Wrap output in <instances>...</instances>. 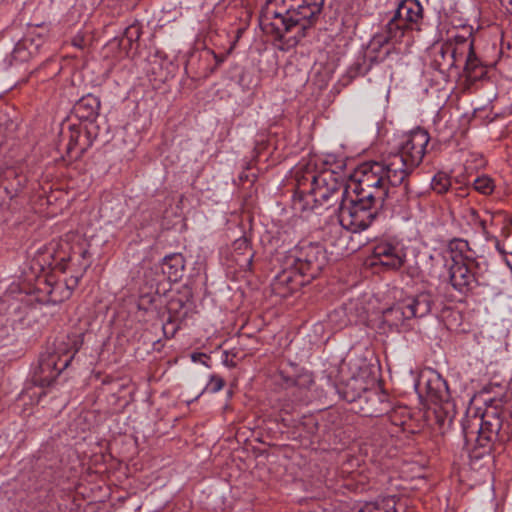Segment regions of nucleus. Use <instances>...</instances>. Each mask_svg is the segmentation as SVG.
Listing matches in <instances>:
<instances>
[{
	"label": "nucleus",
	"mask_w": 512,
	"mask_h": 512,
	"mask_svg": "<svg viewBox=\"0 0 512 512\" xmlns=\"http://www.w3.org/2000/svg\"><path fill=\"white\" fill-rule=\"evenodd\" d=\"M381 168L360 165L349 183L331 169H317L314 158L300 161L291 170L293 198L304 210L339 202L338 222L351 232L366 230L376 219L389 194L390 184L379 175Z\"/></svg>",
	"instance_id": "obj_1"
},
{
	"label": "nucleus",
	"mask_w": 512,
	"mask_h": 512,
	"mask_svg": "<svg viewBox=\"0 0 512 512\" xmlns=\"http://www.w3.org/2000/svg\"><path fill=\"white\" fill-rule=\"evenodd\" d=\"M423 21V7L419 0H402L380 31L375 33L364 53L356 58L349 68V76L366 75L392 53L396 44L409 46L414 32L420 31Z\"/></svg>",
	"instance_id": "obj_2"
},
{
	"label": "nucleus",
	"mask_w": 512,
	"mask_h": 512,
	"mask_svg": "<svg viewBox=\"0 0 512 512\" xmlns=\"http://www.w3.org/2000/svg\"><path fill=\"white\" fill-rule=\"evenodd\" d=\"M325 0H266L259 23L275 42L295 46L313 27Z\"/></svg>",
	"instance_id": "obj_3"
},
{
	"label": "nucleus",
	"mask_w": 512,
	"mask_h": 512,
	"mask_svg": "<svg viewBox=\"0 0 512 512\" xmlns=\"http://www.w3.org/2000/svg\"><path fill=\"white\" fill-rule=\"evenodd\" d=\"M272 263L279 268L274 277V289L287 287L293 291L298 286L309 284L320 274L326 265V256L320 245L300 242L288 250L284 246L277 248Z\"/></svg>",
	"instance_id": "obj_4"
},
{
	"label": "nucleus",
	"mask_w": 512,
	"mask_h": 512,
	"mask_svg": "<svg viewBox=\"0 0 512 512\" xmlns=\"http://www.w3.org/2000/svg\"><path fill=\"white\" fill-rule=\"evenodd\" d=\"M431 65L441 73L452 69L465 72L470 80L481 78L485 74L480 59L474 51L471 34L463 35L453 30L445 40L435 43L430 51Z\"/></svg>",
	"instance_id": "obj_5"
},
{
	"label": "nucleus",
	"mask_w": 512,
	"mask_h": 512,
	"mask_svg": "<svg viewBox=\"0 0 512 512\" xmlns=\"http://www.w3.org/2000/svg\"><path fill=\"white\" fill-rule=\"evenodd\" d=\"M430 136L422 128L411 130L404 136L396 153H391L381 161L366 162L370 168H381L380 176H383L390 186H398L404 183L408 175L420 165L428 152Z\"/></svg>",
	"instance_id": "obj_6"
},
{
	"label": "nucleus",
	"mask_w": 512,
	"mask_h": 512,
	"mask_svg": "<svg viewBox=\"0 0 512 512\" xmlns=\"http://www.w3.org/2000/svg\"><path fill=\"white\" fill-rule=\"evenodd\" d=\"M83 342V334H67L56 341L54 349L41 353L33 374L34 384L42 388L53 385L61 372L70 365Z\"/></svg>",
	"instance_id": "obj_7"
},
{
	"label": "nucleus",
	"mask_w": 512,
	"mask_h": 512,
	"mask_svg": "<svg viewBox=\"0 0 512 512\" xmlns=\"http://www.w3.org/2000/svg\"><path fill=\"white\" fill-rule=\"evenodd\" d=\"M477 430L463 426L467 443L475 441L476 445L490 451L497 444H504L512 437V412L490 407L480 418L475 419Z\"/></svg>",
	"instance_id": "obj_8"
},
{
	"label": "nucleus",
	"mask_w": 512,
	"mask_h": 512,
	"mask_svg": "<svg viewBox=\"0 0 512 512\" xmlns=\"http://www.w3.org/2000/svg\"><path fill=\"white\" fill-rule=\"evenodd\" d=\"M467 249L468 243L458 239L450 242L443 253L445 265L448 266L449 282L462 294H467L479 285V264L474 258L464 254Z\"/></svg>",
	"instance_id": "obj_9"
},
{
	"label": "nucleus",
	"mask_w": 512,
	"mask_h": 512,
	"mask_svg": "<svg viewBox=\"0 0 512 512\" xmlns=\"http://www.w3.org/2000/svg\"><path fill=\"white\" fill-rule=\"evenodd\" d=\"M432 306L429 293L409 296L394 304L383 312V322L391 328H399L414 317L426 316Z\"/></svg>",
	"instance_id": "obj_10"
},
{
	"label": "nucleus",
	"mask_w": 512,
	"mask_h": 512,
	"mask_svg": "<svg viewBox=\"0 0 512 512\" xmlns=\"http://www.w3.org/2000/svg\"><path fill=\"white\" fill-rule=\"evenodd\" d=\"M99 127L94 123L69 125L61 133L62 141H66V157L68 161L79 160L92 147L98 136Z\"/></svg>",
	"instance_id": "obj_11"
},
{
	"label": "nucleus",
	"mask_w": 512,
	"mask_h": 512,
	"mask_svg": "<svg viewBox=\"0 0 512 512\" xmlns=\"http://www.w3.org/2000/svg\"><path fill=\"white\" fill-rule=\"evenodd\" d=\"M407 257L405 246L395 238L377 240L369 259L370 266H381L386 270H399Z\"/></svg>",
	"instance_id": "obj_12"
},
{
	"label": "nucleus",
	"mask_w": 512,
	"mask_h": 512,
	"mask_svg": "<svg viewBox=\"0 0 512 512\" xmlns=\"http://www.w3.org/2000/svg\"><path fill=\"white\" fill-rule=\"evenodd\" d=\"M78 283V279L73 281V285H69L64 281L51 282L50 280H38L32 293L28 295L27 303L37 304H60L68 300L73 293V288Z\"/></svg>",
	"instance_id": "obj_13"
},
{
	"label": "nucleus",
	"mask_w": 512,
	"mask_h": 512,
	"mask_svg": "<svg viewBox=\"0 0 512 512\" xmlns=\"http://www.w3.org/2000/svg\"><path fill=\"white\" fill-rule=\"evenodd\" d=\"M415 391L422 401L434 404L447 402L450 398L446 381L434 370L420 373L415 383Z\"/></svg>",
	"instance_id": "obj_14"
},
{
	"label": "nucleus",
	"mask_w": 512,
	"mask_h": 512,
	"mask_svg": "<svg viewBox=\"0 0 512 512\" xmlns=\"http://www.w3.org/2000/svg\"><path fill=\"white\" fill-rule=\"evenodd\" d=\"M27 177L14 166H0V186L9 200L15 199L25 188Z\"/></svg>",
	"instance_id": "obj_15"
},
{
	"label": "nucleus",
	"mask_w": 512,
	"mask_h": 512,
	"mask_svg": "<svg viewBox=\"0 0 512 512\" xmlns=\"http://www.w3.org/2000/svg\"><path fill=\"white\" fill-rule=\"evenodd\" d=\"M366 377L367 368L360 367L358 374H353L347 381H341L336 385L337 393L347 402L356 401L368 389Z\"/></svg>",
	"instance_id": "obj_16"
},
{
	"label": "nucleus",
	"mask_w": 512,
	"mask_h": 512,
	"mask_svg": "<svg viewBox=\"0 0 512 512\" xmlns=\"http://www.w3.org/2000/svg\"><path fill=\"white\" fill-rule=\"evenodd\" d=\"M363 309L358 308L357 302H349L336 309L330 316V322L337 323L338 328L357 323L365 318Z\"/></svg>",
	"instance_id": "obj_17"
},
{
	"label": "nucleus",
	"mask_w": 512,
	"mask_h": 512,
	"mask_svg": "<svg viewBox=\"0 0 512 512\" xmlns=\"http://www.w3.org/2000/svg\"><path fill=\"white\" fill-rule=\"evenodd\" d=\"M405 504L396 495L384 496L375 502L365 503L359 512H403Z\"/></svg>",
	"instance_id": "obj_18"
},
{
	"label": "nucleus",
	"mask_w": 512,
	"mask_h": 512,
	"mask_svg": "<svg viewBox=\"0 0 512 512\" xmlns=\"http://www.w3.org/2000/svg\"><path fill=\"white\" fill-rule=\"evenodd\" d=\"M184 272V258L180 253L167 254L162 258V275L169 283L180 280Z\"/></svg>",
	"instance_id": "obj_19"
},
{
	"label": "nucleus",
	"mask_w": 512,
	"mask_h": 512,
	"mask_svg": "<svg viewBox=\"0 0 512 512\" xmlns=\"http://www.w3.org/2000/svg\"><path fill=\"white\" fill-rule=\"evenodd\" d=\"M99 98H79L73 106L74 115L81 121L94 123L99 115Z\"/></svg>",
	"instance_id": "obj_20"
},
{
	"label": "nucleus",
	"mask_w": 512,
	"mask_h": 512,
	"mask_svg": "<svg viewBox=\"0 0 512 512\" xmlns=\"http://www.w3.org/2000/svg\"><path fill=\"white\" fill-rule=\"evenodd\" d=\"M233 256L239 266L249 269L252 266L254 254L251 251L249 241L242 237L233 243Z\"/></svg>",
	"instance_id": "obj_21"
},
{
	"label": "nucleus",
	"mask_w": 512,
	"mask_h": 512,
	"mask_svg": "<svg viewBox=\"0 0 512 512\" xmlns=\"http://www.w3.org/2000/svg\"><path fill=\"white\" fill-rule=\"evenodd\" d=\"M473 188L480 194L484 196H490L494 193L496 189V183L495 180L487 175V174H481L478 175L473 180Z\"/></svg>",
	"instance_id": "obj_22"
},
{
	"label": "nucleus",
	"mask_w": 512,
	"mask_h": 512,
	"mask_svg": "<svg viewBox=\"0 0 512 512\" xmlns=\"http://www.w3.org/2000/svg\"><path fill=\"white\" fill-rule=\"evenodd\" d=\"M277 383L285 388H291L294 386H305L306 384L312 383V379L309 375L300 376L297 379L285 375L283 371L279 372Z\"/></svg>",
	"instance_id": "obj_23"
},
{
	"label": "nucleus",
	"mask_w": 512,
	"mask_h": 512,
	"mask_svg": "<svg viewBox=\"0 0 512 512\" xmlns=\"http://www.w3.org/2000/svg\"><path fill=\"white\" fill-rule=\"evenodd\" d=\"M451 186L450 177L444 172H438L431 181L433 191L438 194L446 193Z\"/></svg>",
	"instance_id": "obj_24"
},
{
	"label": "nucleus",
	"mask_w": 512,
	"mask_h": 512,
	"mask_svg": "<svg viewBox=\"0 0 512 512\" xmlns=\"http://www.w3.org/2000/svg\"><path fill=\"white\" fill-rule=\"evenodd\" d=\"M112 43H117V46L121 52L126 57H129L133 51H136L138 47L136 44L126 38L123 34L120 37H115Z\"/></svg>",
	"instance_id": "obj_25"
},
{
	"label": "nucleus",
	"mask_w": 512,
	"mask_h": 512,
	"mask_svg": "<svg viewBox=\"0 0 512 512\" xmlns=\"http://www.w3.org/2000/svg\"><path fill=\"white\" fill-rule=\"evenodd\" d=\"M15 123L6 115L0 117V138L8 139L12 136L15 130Z\"/></svg>",
	"instance_id": "obj_26"
},
{
	"label": "nucleus",
	"mask_w": 512,
	"mask_h": 512,
	"mask_svg": "<svg viewBox=\"0 0 512 512\" xmlns=\"http://www.w3.org/2000/svg\"><path fill=\"white\" fill-rule=\"evenodd\" d=\"M127 39L139 46V39L142 34L141 26L138 23H133L125 28L122 33Z\"/></svg>",
	"instance_id": "obj_27"
},
{
	"label": "nucleus",
	"mask_w": 512,
	"mask_h": 512,
	"mask_svg": "<svg viewBox=\"0 0 512 512\" xmlns=\"http://www.w3.org/2000/svg\"><path fill=\"white\" fill-rule=\"evenodd\" d=\"M467 169H479L486 165V161L482 154L480 153H469L466 162Z\"/></svg>",
	"instance_id": "obj_28"
},
{
	"label": "nucleus",
	"mask_w": 512,
	"mask_h": 512,
	"mask_svg": "<svg viewBox=\"0 0 512 512\" xmlns=\"http://www.w3.org/2000/svg\"><path fill=\"white\" fill-rule=\"evenodd\" d=\"M224 385H225V381L223 380V378H221L218 375H212L210 377L209 383L206 386V390L211 393H217L220 390H222Z\"/></svg>",
	"instance_id": "obj_29"
},
{
	"label": "nucleus",
	"mask_w": 512,
	"mask_h": 512,
	"mask_svg": "<svg viewBox=\"0 0 512 512\" xmlns=\"http://www.w3.org/2000/svg\"><path fill=\"white\" fill-rule=\"evenodd\" d=\"M28 54L29 53L26 51L23 45L17 44L12 51L11 56L14 60L25 61L27 60Z\"/></svg>",
	"instance_id": "obj_30"
},
{
	"label": "nucleus",
	"mask_w": 512,
	"mask_h": 512,
	"mask_svg": "<svg viewBox=\"0 0 512 512\" xmlns=\"http://www.w3.org/2000/svg\"><path fill=\"white\" fill-rule=\"evenodd\" d=\"M191 360L194 363H200L206 367H209L208 360H210V357L202 352H194L191 354Z\"/></svg>",
	"instance_id": "obj_31"
},
{
	"label": "nucleus",
	"mask_w": 512,
	"mask_h": 512,
	"mask_svg": "<svg viewBox=\"0 0 512 512\" xmlns=\"http://www.w3.org/2000/svg\"><path fill=\"white\" fill-rule=\"evenodd\" d=\"M71 44L78 48V49H84L85 47V37L82 34H77L72 38Z\"/></svg>",
	"instance_id": "obj_32"
},
{
	"label": "nucleus",
	"mask_w": 512,
	"mask_h": 512,
	"mask_svg": "<svg viewBox=\"0 0 512 512\" xmlns=\"http://www.w3.org/2000/svg\"><path fill=\"white\" fill-rule=\"evenodd\" d=\"M496 249H497L500 253H502V254L507 253V252L504 250L503 245H502L499 241H497V243H496Z\"/></svg>",
	"instance_id": "obj_33"
},
{
	"label": "nucleus",
	"mask_w": 512,
	"mask_h": 512,
	"mask_svg": "<svg viewBox=\"0 0 512 512\" xmlns=\"http://www.w3.org/2000/svg\"><path fill=\"white\" fill-rule=\"evenodd\" d=\"M7 209H9V203L1 202L0 203V210H7Z\"/></svg>",
	"instance_id": "obj_34"
},
{
	"label": "nucleus",
	"mask_w": 512,
	"mask_h": 512,
	"mask_svg": "<svg viewBox=\"0 0 512 512\" xmlns=\"http://www.w3.org/2000/svg\"><path fill=\"white\" fill-rule=\"evenodd\" d=\"M162 332H163L165 335H167V333H168V332H167V328H166V326H162Z\"/></svg>",
	"instance_id": "obj_35"
},
{
	"label": "nucleus",
	"mask_w": 512,
	"mask_h": 512,
	"mask_svg": "<svg viewBox=\"0 0 512 512\" xmlns=\"http://www.w3.org/2000/svg\"><path fill=\"white\" fill-rule=\"evenodd\" d=\"M510 4L512 5V0H510Z\"/></svg>",
	"instance_id": "obj_36"
}]
</instances>
